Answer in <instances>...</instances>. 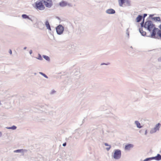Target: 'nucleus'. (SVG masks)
Segmentation results:
<instances>
[{"label":"nucleus","mask_w":161,"mask_h":161,"mask_svg":"<svg viewBox=\"0 0 161 161\" xmlns=\"http://www.w3.org/2000/svg\"><path fill=\"white\" fill-rule=\"evenodd\" d=\"M144 27L147 28L149 31H152L151 34L152 36H154L156 34V31L158 30V28H156L151 21H146L144 25Z\"/></svg>","instance_id":"obj_1"},{"label":"nucleus","mask_w":161,"mask_h":161,"mask_svg":"<svg viewBox=\"0 0 161 161\" xmlns=\"http://www.w3.org/2000/svg\"><path fill=\"white\" fill-rule=\"evenodd\" d=\"M112 157L115 159H120L121 156V152L120 150L116 149L114 150L112 155Z\"/></svg>","instance_id":"obj_2"},{"label":"nucleus","mask_w":161,"mask_h":161,"mask_svg":"<svg viewBox=\"0 0 161 161\" xmlns=\"http://www.w3.org/2000/svg\"><path fill=\"white\" fill-rule=\"evenodd\" d=\"M36 7L37 9L40 10H43L45 8L44 6L43 5L42 1H37L36 3Z\"/></svg>","instance_id":"obj_3"},{"label":"nucleus","mask_w":161,"mask_h":161,"mask_svg":"<svg viewBox=\"0 0 161 161\" xmlns=\"http://www.w3.org/2000/svg\"><path fill=\"white\" fill-rule=\"evenodd\" d=\"M42 1L46 7H50L52 5L51 0H42Z\"/></svg>","instance_id":"obj_4"},{"label":"nucleus","mask_w":161,"mask_h":161,"mask_svg":"<svg viewBox=\"0 0 161 161\" xmlns=\"http://www.w3.org/2000/svg\"><path fill=\"white\" fill-rule=\"evenodd\" d=\"M56 30L57 33L60 35L63 33L64 28L62 25H59L56 28Z\"/></svg>","instance_id":"obj_5"},{"label":"nucleus","mask_w":161,"mask_h":161,"mask_svg":"<svg viewBox=\"0 0 161 161\" xmlns=\"http://www.w3.org/2000/svg\"><path fill=\"white\" fill-rule=\"evenodd\" d=\"M133 147V145L132 144H127L125 146V149L126 150H129Z\"/></svg>","instance_id":"obj_6"},{"label":"nucleus","mask_w":161,"mask_h":161,"mask_svg":"<svg viewBox=\"0 0 161 161\" xmlns=\"http://www.w3.org/2000/svg\"><path fill=\"white\" fill-rule=\"evenodd\" d=\"M159 28L160 30H158L156 31V32L157 31V34L160 37H161V24L159 26Z\"/></svg>","instance_id":"obj_7"},{"label":"nucleus","mask_w":161,"mask_h":161,"mask_svg":"<svg viewBox=\"0 0 161 161\" xmlns=\"http://www.w3.org/2000/svg\"><path fill=\"white\" fill-rule=\"evenodd\" d=\"M107 13L109 14H113L115 13V11L113 9H109L107 10Z\"/></svg>","instance_id":"obj_8"},{"label":"nucleus","mask_w":161,"mask_h":161,"mask_svg":"<svg viewBox=\"0 0 161 161\" xmlns=\"http://www.w3.org/2000/svg\"><path fill=\"white\" fill-rule=\"evenodd\" d=\"M60 5L61 7H64L67 5V3L64 1H62L60 3Z\"/></svg>","instance_id":"obj_9"},{"label":"nucleus","mask_w":161,"mask_h":161,"mask_svg":"<svg viewBox=\"0 0 161 161\" xmlns=\"http://www.w3.org/2000/svg\"><path fill=\"white\" fill-rule=\"evenodd\" d=\"M45 25H46V27H47V28L48 29L50 30H51V27H50L49 23L48 21H46V22H45Z\"/></svg>","instance_id":"obj_10"},{"label":"nucleus","mask_w":161,"mask_h":161,"mask_svg":"<svg viewBox=\"0 0 161 161\" xmlns=\"http://www.w3.org/2000/svg\"><path fill=\"white\" fill-rule=\"evenodd\" d=\"M125 0H119V5L121 7L123 6V4L125 3Z\"/></svg>","instance_id":"obj_11"},{"label":"nucleus","mask_w":161,"mask_h":161,"mask_svg":"<svg viewBox=\"0 0 161 161\" xmlns=\"http://www.w3.org/2000/svg\"><path fill=\"white\" fill-rule=\"evenodd\" d=\"M140 32L142 35L143 36H145L146 35V32L143 31L142 28H140L139 29Z\"/></svg>","instance_id":"obj_12"},{"label":"nucleus","mask_w":161,"mask_h":161,"mask_svg":"<svg viewBox=\"0 0 161 161\" xmlns=\"http://www.w3.org/2000/svg\"><path fill=\"white\" fill-rule=\"evenodd\" d=\"M142 16L140 15H139L136 18V21L137 22H139L142 19Z\"/></svg>","instance_id":"obj_13"},{"label":"nucleus","mask_w":161,"mask_h":161,"mask_svg":"<svg viewBox=\"0 0 161 161\" xmlns=\"http://www.w3.org/2000/svg\"><path fill=\"white\" fill-rule=\"evenodd\" d=\"M154 158V159L157 160H160L161 159V156L160 154H158Z\"/></svg>","instance_id":"obj_14"},{"label":"nucleus","mask_w":161,"mask_h":161,"mask_svg":"<svg viewBox=\"0 0 161 161\" xmlns=\"http://www.w3.org/2000/svg\"><path fill=\"white\" fill-rule=\"evenodd\" d=\"M135 122L138 128H140L142 127L141 126L140 124L138 121H136Z\"/></svg>","instance_id":"obj_15"},{"label":"nucleus","mask_w":161,"mask_h":161,"mask_svg":"<svg viewBox=\"0 0 161 161\" xmlns=\"http://www.w3.org/2000/svg\"><path fill=\"white\" fill-rule=\"evenodd\" d=\"M160 126V124L159 123H158L156 125L155 128V129L156 130H158Z\"/></svg>","instance_id":"obj_16"},{"label":"nucleus","mask_w":161,"mask_h":161,"mask_svg":"<svg viewBox=\"0 0 161 161\" xmlns=\"http://www.w3.org/2000/svg\"><path fill=\"white\" fill-rule=\"evenodd\" d=\"M153 159H154V158L152 157V158H146L144 159L143 161H148V160H152Z\"/></svg>","instance_id":"obj_17"},{"label":"nucleus","mask_w":161,"mask_h":161,"mask_svg":"<svg viewBox=\"0 0 161 161\" xmlns=\"http://www.w3.org/2000/svg\"><path fill=\"white\" fill-rule=\"evenodd\" d=\"M105 145L106 146H108L109 147H107L106 148L107 150H108V151L110 149V148H111V146L109 145L107 143H105Z\"/></svg>","instance_id":"obj_18"},{"label":"nucleus","mask_w":161,"mask_h":161,"mask_svg":"<svg viewBox=\"0 0 161 161\" xmlns=\"http://www.w3.org/2000/svg\"><path fill=\"white\" fill-rule=\"evenodd\" d=\"M154 19L156 21H160V18L159 17H155Z\"/></svg>","instance_id":"obj_19"},{"label":"nucleus","mask_w":161,"mask_h":161,"mask_svg":"<svg viewBox=\"0 0 161 161\" xmlns=\"http://www.w3.org/2000/svg\"><path fill=\"white\" fill-rule=\"evenodd\" d=\"M43 58L47 60H49L50 58H49L46 55H43Z\"/></svg>","instance_id":"obj_20"},{"label":"nucleus","mask_w":161,"mask_h":161,"mask_svg":"<svg viewBox=\"0 0 161 161\" xmlns=\"http://www.w3.org/2000/svg\"><path fill=\"white\" fill-rule=\"evenodd\" d=\"M16 128V127L15 126H12L11 127H9L7 128V129H12L13 130H15Z\"/></svg>","instance_id":"obj_21"},{"label":"nucleus","mask_w":161,"mask_h":161,"mask_svg":"<svg viewBox=\"0 0 161 161\" xmlns=\"http://www.w3.org/2000/svg\"><path fill=\"white\" fill-rule=\"evenodd\" d=\"M22 16V18L24 19L28 18H29L28 16L26 14H23Z\"/></svg>","instance_id":"obj_22"},{"label":"nucleus","mask_w":161,"mask_h":161,"mask_svg":"<svg viewBox=\"0 0 161 161\" xmlns=\"http://www.w3.org/2000/svg\"><path fill=\"white\" fill-rule=\"evenodd\" d=\"M37 59H39V60H42V58L40 54H39L38 57L37 58Z\"/></svg>","instance_id":"obj_23"},{"label":"nucleus","mask_w":161,"mask_h":161,"mask_svg":"<svg viewBox=\"0 0 161 161\" xmlns=\"http://www.w3.org/2000/svg\"><path fill=\"white\" fill-rule=\"evenodd\" d=\"M40 74H41L42 75L45 77L47 78V76L46 75H45V74H43V73H42V72H40Z\"/></svg>","instance_id":"obj_24"},{"label":"nucleus","mask_w":161,"mask_h":161,"mask_svg":"<svg viewBox=\"0 0 161 161\" xmlns=\"http://www.w3.org/2000/svg\"><path fill=\"white\" fill-rule=\"evenodd\" d=\"M21 150H17L14 151V152H20Z\"/></svg>","instance_id":"obj_25"},{"label":"nucleus","mask_w":161,"mask_h":161,"mask_svg":"<svg viewBox=\"0 0 161 161\" xmlns=\"http://www.w3.org/2000/svg\"><path fill=\"white\" fill-rule=\"evenodd\" d=\"M9 53H10V54H12V52L11 49L9 50Z\"/></svg>","instance_id":"obj_26"},{"label":"nucleus","mask_w":161,"mask_h":161,"mask_svg":"<svg viewBox=\"0 0 161 161\" xmlns=\"http://www.w3.org/2000/svg\"><path fill=\"white\" fill-rule=\"evenodd\" d=\"M126 2L127 3H128L129 5H130V3H129V1L127 0V1H126Z\"/></svg>","instance_id":"obj_27"},{"label":"nucleus","mask_w":161,"mask_h":161,"mask_svg":"<svg viewBox=\"0 0 161 161\" xmlns=\"http://www.w3.org/2000/svg\"><path fill=\"white\" fill-rule=\"evenodd\" d=\"M66 143H64L63 144V146H66Z\"/></svg>","instance_id":"obj_28"},{"label":"nucleus","mask_w":161,"mask_h":161,"mask_svg":"<svg viewBox=\"0 0 161 161\" xmlns=\"http://www.w3.org/2000/svg\"><path fill=\"white\" fill-rule=\"evenodd\" d=\"M147 15V14H144V17H145Z\"/></svg>","instance_id":"obj_29"},{"label":"nucleus","mask_w":161,"mask_h":161,"mask_svg":"<svg viewBox=\"0 0 161 161\" xmlns=\"http://www.w3.org/2000/svg\"><path fill=\"white\" fill-rule=\"evenodd\" d=\"M158 60L159 61H161V58L159 59Z\"/></svg>","instance_id":"obj_30"}]
</instances>
